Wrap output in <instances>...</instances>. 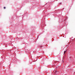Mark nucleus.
Here are the masks:
<instances>
[{
  "instance_id": "1",
  "label": "nucleus",
  "mask_w": 75,
  "mask_h": 75,
  "mask_svg": "<svg viewBox=\"0 0 75 75\" xmlns=\"http://www.w3.org/2000/svg\"><path fill=\"white\" fill-rule=\"evenodd\" d=\"M67 50H66L65 51H64V55H65V52H67Z\"/></svg>"
},
{
  "instance_id": "2",
  "label": "nucleus",
  "mask_w": 75,
  "mask_h": 75,
  "mask_svg": "<svg viewBox=\"0 0 75 75\" xmlns=\"http://www.w3.org/2000/svg\"><path fill=\"white\" fill-rule=\"evenodd\" d=\"M57 72H58V71H57V70H56V71H55V72L56 73H57Z\"/></svg>"
},
{
  "instance_id": "3",
  "label": "nucleus",
  "mask_w": 75,
  "mask_h": 75,
  "mask_svg": "<svg viewBox=\"0 0 75 75\" xmlns=\"http://www.w3.org/2000/svg\"><path fill=\"white\" fill-rule=\"evenodd\" d=\"M4 9H5L6 8V7H4Z\"/></svg>"
},
{
  "instance_id": "4",
  "label": "nucleus",
  "mask_w": 75,
  "mask_h": 75,
  "mask_svg": "<svg viewBox=\"0 0 75 75\" xmlns=\"http://www.w3.org/2000/svg\"><path fill=\"white\" fill-rule=\"evenodd\" d=\"M60 4H61V3H60Z\"/></svg>"
},
{
  "instance_id": "5",
  "label": "nucleus",
  "mask_w": 75,
  "mask_h": 75,
  "mask_svg": "<svg viewBox=\"0 0 75 75\" xmlns=\"http://www.w3.org/2000/svg\"><path fill=\"white\" fill-rule=\"evenodd\" d=\"M38 37H39V36H38Z\"/></svg>"
}]
</instances>
